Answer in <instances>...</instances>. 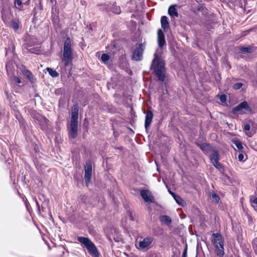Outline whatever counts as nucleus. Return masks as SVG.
Segmentation results:
<instances>
[{
  "instance_id": "e433bc0d",
  "label": "nucleus",
  "mask_w": 257,
  "mask_h": 257,
  "mask_svg": "<svg viewBox=\"0 0 257 257\" xmlns=\"http://www.w3.org/2000/svg\"><path fill=\"white\" fill-rule=\"evenodd\" d=\"M242 84L241 83H236L233 85V88L235 90L239 89L242 86Z\"/></svg>"
},
{
  "instance_id": "f257e3e1",
  "label": "nucleus",
  "mask_w": 257,
  "mask_h": 257,
  "mask_svg": "<svg viewBox=\"0 0 257 257\" xmlns=\"http://www.w3.org/2000/svg\"><path fill=\"white\" fill-rule=\"evenodd\" d=\"M158 44L159 48L154 54V58L152 61L151 67H152L155 63L154 71L158 79L162 82L165 80V63L160 58L163 52V47L166 45V41L164 33H158Z\"/></svg>"
},
{
  "instance_id": "dca6fc26",
  "label": "nucleus",
  "mask_w": 257,
  "mask_h": 257,
  "mask_svg": "<svg viewBox=\"0 0 257 257\" xmlns=\"http://www.w3.org/2000/svg\"><path fill=\"white\" fill-rule=\"evenodd\" d=\"M22 73L31 81V83L35 82V80L34 78L33 75L30 71L24 68L22 70Z\"/></svg>"
},
{
  "instance_id": "bb28decb",
  "label": "nucleus",
  "mask_w": 257,
  "mask_h": 257,
  "mask_svg": "<svg viewBox=\"0 0 257 257\" xmlns=\"http://www.w3.org/2000/svg\"><path fill=\"white\" fill-rule=\"evenodd\" d=\"M241 52L244 53H250L252 52V48L250 47H241L240 48Z\"/></svg>"
},
{
  "instance_id": "ddd939ff",
  "label": "nucleus",
  "mask_w": 257,
  "mask_h": 257,
  "mask_svg": "<svg viewBox=\"0 0 257 257\" xmlns=\"http://www.w3.org/2000/svg\"><path fill=\"white\" fill-rule=\"evenodd\" d=\"M176 6V5H171L169 7L168 13L172 18H178L179 17Z\"/></svg>"
},
{
  "instance_id": "4be33fe9",
  "label": "nucleus",
  "mask_w": 257,
  "mask_h": 257,
  "mask_svg": "<svg viewBox=\"0 0 257 257\" xmlns=\"http://www.w3.org/2000/svg\"><path fill=\"white\" fill-rule=\"evenodd\" d=\"M110 12L116 15H119L121 13V10L119 6H116V3H114L110 9Z\"/></svg>"
},
{
  "instance_id": "412c9836",
  "label": "nucleus",
  "mask_w": 257,
  "mask_h": 257,
  "mask_svg": "<svg viewBox=\"0 0 257 257\" xmlns=\"http://www.w3.org/2000/svg\"><path fill=\"white\" fill-rule=\"evenodd\" d=\"M161 23L162 28L164 30V31H166V29L169 27L168 18L166 16H162L161 19Z\"/></svg>"
},
{
  "instance_id": "c756f323",
  "label": "nucleus",
  "mask_w": 257,
  "mask_h": 257,
  "mask_svg": "<svg viewBox=\"0 0 257 257\" xmlns=\"http://www.w3.org/2000/svg\"><path fill=\"white\" fill-rule=\"evenodd\" d=\"M12 27L16 31L19 29L18 21L13 20L11 22Z\"/></svg>"
},
{
  "instance_id": "f704fd0d",
  "label": "nucleus",
  "mask_w": 257,
  "mask_h": 257,
  "mask_svg": "<svg viewBox=\"0 0 257 257\" xmlns=\"http://www.w3.org/2000/svg\"><path fill=\"white\" fill-rule=\"evenodd\" d=\"M250 202L252 204V207L254 210L257 211V197L253 199H250Z\"/></svg>"
},
{
  "instance_id": "0eeeda50",
  "label": "nucleus",
  "mask_w": 257,
  "mask_h": 257,
  "mask_svg": "<svg viewBox=\"0 0 257 257\" xmlns=\"http://www.w3.org/2000/svg\"><path fill=\"white\" fill-rule=\"evenodd\" d=\"M145 49L144 44L141 43L136 48L133 53L132 59L135 61H140L143 58V54Z\"/></svg>"
},
{
  "instance_id": "9b49d317",
  "label": "nucleus",
  "mask_w": 257,
  "mask_h": 257,
  "mask_svg": "<svg viewBox=\"0 0 257 257\" xmlns=\"http://www.w3.org/2000/svg\"><path fill=\"white\" fill-rule=\"evenodd\" d=\"M29 37V39L32 40V42L31 40H27V42L26 43V45H27V49L31 52V53H35V51L33 50V49L31 48L33 46L37 45L36 47V48H38L39 47L38 46L39 45V44L38 43V40L34 38H32L30 37L29 36H28Z\"/></svg>"
},
{
  "instance_id": "5701e85b",
  "label": "nucleus",
  "mask_w": 257,
  "mask_h": 257,
  "mask_svg": "<svg viewBox=\"0 0 257 257\" xmlns=\"http://www.w3.org/2000/svg\"><path fill=\"white\" fill-rule=\"evenodd\" d=\"M52 21L54 27L57 29L60 28V21L58 17V16L54 15L52 16Z\"/></svg>"
},
{
  "instance_id": "4c0bfd02",
  "label": "nucleus",
  "mask_w": 257,
  "mask_h": 257,
  "mask_svg": "<svg viewBox=\"0 0 257 257\" xmlns=\"http://www.w3.org/2000/svg\"><path fill=\"white\" fill-rule=\"evenodd\" d=\"M213 165L217 169L220 170L222 169V166L221 164H220L218 161L216 162V163H212Z\"/></svg>"
},
{
  "instance_id": "de8ad7c7",
  "label": "nucleus",
  "mask_w": 257,
  "mask_h": 257,
  "mask_svg": "<svg viewBox=\"0 0 257 257\" xmlns=\"http://www.w3.org/2000/svg\"><path fill=\"white\" fill-rule=\"evenodd\" d=\"M250 30L244 31L243 32H250Z\"/></svg>"
},
{
  "instance_id": "ea45409f",
  "label": "nucleus",
  "mask_w": 257,
  "mask_h": 257,
  "mask_svg": "<svg viewBox=\"0 0 257 257\" xmlns=\"http://www.w3.org/2000/svg\"><path fill=\"white\" fill-rule=\"evenodd\" d=\"M87 27L88 28L89 30H91L92 31H94L96 30L95 28V24L93 23H92V24H90L89 27Z\"/></svg>"
},
{
  "instance_id": "a19ab883",
  "label": "nucleus",
  "mask_w": 257,
  "mask_h": 257,
  "mask_svg": "<svg viewBox=\"0 0 257 257\" xmlns=\"http://www.w3.org/2000/svg\"><path fill=\"white\" fill-rule=\"evenodd\" d=\"M187 247H186L182 253V257H187Z\"/></svg>"
},
{
  "instance_id": "2f4dec72",
  "label": "nucleus",
  "mask_w": 257,
  "mask_h": 257,
  "mask_svg": "<svg viewBox=\"0 0 257 257\" xmlns=\"http://www.w3.org/2000/svg\"><path fill=\"white\" fill-rule=\"evenodd\" d=\"M247 159V156L244 155L242 153H240L238 156V160L240 162H244Z\"/></svg>"
},
{
  "instance_id": "f03ea898",
  "label": "nucleus",
  "mask_w": 257,
  "mask_h": 257,
  "mask_svg": "<svg viewBox=\"0 0 257 257\" xmlns=\"http://www.w3.org/2000/svg\"><path fill=\"white\" fill-rule=\"evenodd\" d=\"M211 242L215 248L217 256L223 257L224 254V239L220 233H213L211 236Z\"/></svg>"
},
{
  "instance_id": "a878e982",
  "label": "nucleus",
  "mask_w": 257,
  "mask_h": 257,
  "mask_svg": "<svg viewBox=\"0 0 257 257\" xmlns=\"http://www.w3.org/2000/svg\"><path fill=\"white\" fill-rule=\"evenodd\" d=\"M47 70L48 72H49V74L52 77H56L58 76L59 74L55 70H54L50 68H47Z\"/></svg>"
},
{
  "instance_id": "c85d7f7f",
  "label": "nucleus",
  "mask_w": 257,
  "mask_h": 257,
  "mask_svg": "<svg viewBox=\"0 0 257 257\" xmlns=\"http://www.w3.org/2000/svg\"><path fill=\"white\" fill-rule=\"evenodd\" d=\"M101 60L104 63H107L109 60L110 57L107 54H103L101 56Z\"/></svg>"
},
{
  "instance_id": "f3484780",
  "label": "nucleus",
  "mask_w": 257,
  "mask_h": 257,
  "mask_svg": "<svg viewBox=\"0 0 257 257\" xmlns=\"http://www.w3.org/2000/svg\"><path fill=\"white\" fill-rule=\"evenodd\" d=\"M218 152L216 150H212V154L210 156V159L211 163H216L219 160Z\"/></svg>"
},
{
  "instance_id": "3c124183",
  "label": "nucleus",
  "mask_w": 257,
  "mask_h": 257,
  "mask_svg": "<svg viewBox=\"0 0 257 257\" xmlns=\"http://www.w3.org/2000/svg\"><path fill=\"white\" fill-rule=\"evenodd\" d=\"M133 23H134L135 25L136 24V22H133Z\"/></svg>"
},
{
  "instance_id": "1a4fd4ad",
  "label": "nucleus",
  "mask_w": 257,
  "mask_h": 257,
  "mask_svg": "<svg viewBox=\"0 0 257 257\" xmlns=\"http://www.w3.org/2000/svg\"><path fill=\"white\" fill-rule=\"evenodd\" d=\"M140 195L146 202L152 203L154 202V197L150 191L147 190H142Z\"/></svg>"
},
{
  "instance_id": "8fccbe9b",
  "label": "nucleus",
  "mask_w": 257,
  "mask_h": 257,
  "mask_svg": "<svg viewBox=\"0 0 257 257\" xmlns=\"http://www.w3.org/2000/svg\"><path fill=\"white\" fill-rule=\"evenodd\" d=\"M196 2L199 3V1L198 0H196Z\"/></svg>"
},
{
  "instance_id": "58836bf2",
  "label": "nucleus",
  "mask_w": 257,
  "mask_h": 257,
  "mask_svg": "<svg viewBox=\"0 0 257 257\" xmlns=\"http://www.w3.org/2000/svg\"><path fill=\"white\" fill-rule=\"evenodd\" d=\"M219 99L222 102L224 103L226 101V96L224 94H222L219 96Z\"/></svg>"
},
{
  "instance_id": "79ce46f5",
  "label": "nucleus",
  "mask_w": 257,
  "mask_h": 257,
  "mask_svg": "<svg viewBox=\"0 0 257 257\" xmlns=\"http://www.w3.org/2000/svg\"><path fill=\"white\" fill-rule=\"evenodd\" d=\"M128 215H129L130 219L132 221H133V220H134V218H133V214H132V213L129 211V212H128Z\"/></svg>"
},
{
  "instance_id": "a211bd4d",
  "label": "nucleus",
  "mask_w": 257,
  "mask_h": 257,
  "mask_svg": "<svg viewBox=\"0 0 257 257\" xmlns=\"http://www.w3.org/2000/svg\"><path fill=\"white\" fill-rule=\"evenodd\" d=\"M160 220L162 223L167 225H169L172 222L171 218L169 216L165 215L160 216Z\"/></svg>"
},
{
  "instance_id": "6ab92c4d",
  "label": "nucleus",
  "mask_w": 257,
  "mask_h": 257,
  "mask_svg": "<svg viewBox=\"0 0 257 257\" xmlns=\"http://www.w3.org/2000/svg\"><path fill=\"white\" fill-rule=\"evenodd\" d=\"M35 119L38 121V123L42 125L44 123L47 124V122L49 121L45 117L40 114L36 115Z\"/></svg>"
},
{
  "instance_id": "49530a36",
  "label": "nucleus",
  "mask_w": 257,
  "mask_h": 257,
  "mask_svg": "<svg viewBox=\"0 0 257 257\" xmlns=\"http://www.w3.org/2000/svg\"><path fill=\"white\" fill-rule=\"evenodd\" d=\"M157 32L160 33V32H163L161 29H159L158 30Z\"/></svg>"
},
{
  "instance_id": "c03bdc74",
  "label": "nucleus",
  "mask_w": 257,
  "mask_h": 257,
  "mask_svg": "<svg viewBox=\"0 0 257 257\" xmlns=\"http://www.w3.org/2000/svg\"><path fill=\"white\" fill-rule=\"evenodd\" d=\"M80 3H81V5H83V6H86V2H85V1H80Z\"/></svg>"
},
{
  "instance_id": "603ef678",
  "label": "nucleus",
  "mask_w": 257,
  "mask_h": 257,
  "mask_svg": "<svg viewBox=\"0 0 257 257\" xmlns=\"http://www.w3.org/2000/svg\"><path fill=\"white\" fill-rule=\"evenodd\" d=\"M196 257H197V256H196Z\"/></svg>"
},
{
  "instance_id": "2eb2a0df",
  "label": "nucleus",
  "mask_w": 257,
  "mask_h": 257,
  "mask_svg": "<svg viewBox=\"0 0 257 257\" xmlns=\"http://www.w3.org/2000/svg\"><path fill=\"white\" fill-rule=\"evenodd\" d=\"M153 117V114L151 111H148L146 115L145 126L146 129L150 125Z\"/></svg>"
},
{
  "instance_id": "c9c22d12",
  "label": "nucleus",
  "mask_w": 257,
  "mask_h": 257,
  "mask_svg": "<svg viewBox=\"0 0 257 257\" xmlns=\"http://www.w3.org/2000/svg\"><path fill=\"white\" fill-rule=\"evenodd\" d=\"M211 196H212V198L213 199V201L215 203H219V200H220V198L217 194H216L215 193H213Z\"/></svg>"
},
{
  "instance_id": "9d476101",
  "label": "nucleus",
  "mask_w": 257,
  "mask_h": 257,
  "mask_svg": "<svg viewBox=\"0 0 257 257\" xmlns=\"http://www.w3.org/2000/svg\"><path fill=\"white\" fill-rule=\"evenodd\" d=\"M78 120H71L69 136L72 139L76 137L77 135Z\"/></svg>"
},
{
  "instance_id": "423d86ee",
  "label": "nucleus",
  "mask_w": 257,
  "mask_h": 257,
  "mask_svg": "<svg viewBox=\"0 0 257 257\" xmlns=\"http://www.w3.org/2000/svg\"><path fill=\"white\" fill-rule=\"evenodd\" d=\"M238 112L240 114L251 113L252 109L246 101H243L234 107L232 110V112L233 114H236Z\"/></svg>"
},
{
  "instance_id": "cd10ccee",
  "label": "nucleus",
  "mask_w": 257,
  "mask_h": 257,
  "mask_svg": "<svg viewBox=\"0 0 257 257\" xmlns=\"http://www.w3.org/2000/svg\"><path fill=\"white\" fill-rule=\"evenodd\" d=\"M56 5V4H54L52 6V16H54V15L58 16L59 10L57 9Z\"/></svg>"
},
{
  "instance_id": "b1692460",
  "label": "nucleus",
  "mask_w": 257,
  "mask_h": 257,
  "mask_svg": "<svg viewBox=\"0 0 257 257\" xmlns=\"http://www.w3.org/2000/svg\"><path fill=\"white\" fill-rule=\"evenodd\" d=\"M233 144L240 151H242L243 149L241 142L237 139H235L232 140Z\"/></svg>"
},
{
  "instance_id": "7ed1b4c3",
  "label": "nucleus",
  "mask_w": 257,
  "mask_h": 257,
  "mask_svg": "<svg viewBox=\"0 0 257 257\" xmlns=\"http://www.w3.org/2000/svg\"><path fill=\"white\" fill-rule=\"evenodd\" d=\"M72 41L67 38L64 43L63 51L62 54V61L65 66H68L73 59V52L72 49Z\"/></svg>"
},
{
  "instance_id": "20e7f679",
  "label": "nucleus",
  "mask_w": 257,
  "mask_h": 257,
  "mask_svg": "<svg viewBox=\"0 0 257 257\" xmlns=\"http://www.w3.org/2000/svg\"><path fill=\"white\" fill-rule=\"evenodd\" d=\"M77 240L87 248L89 253L93 257H99V253L95 244L87 237L79 236Z\"/></svg>"
},
{
  "instance_id": "72a5a7b5",
  "label": "nucleus",
  "mask_w": 257,
  "mask_h": 257,
  "mask_svg": "<svg viewBox=\"0 0 257 257\" xmlns=\"http://www.w3.org/2000/svg\"><path fill=\"white\" fill-rule=\"evenodd\" d=\"M14 4H15V5L16 6V8L17 9H18V10H19L20 11H21L22 10V8H19V7H17V6H22V0H15Z\"/></svg>"
},
{
  "instance_id": "7c9ffc66",
  "label": "nucleus",
  "mask_w": 257,
  "mask_h": 257,
  "mask_svg": "<svg viewBox=\"0 0 257 257\" xmlns=\"http://www.w3.org/2000/svg\"><path fill=\"white\" fill-rule=\"evenodd\" d=\"M22 83L21 79L18 76H14L13 80L12 82V85H14L16 83L20 84Z\"/></svg>"
},
{
  "instance_id": "4468645a",
  "label": "nucleus",
  "mask_w": 257,
  "mask_h": 257,
  "mask_svg": "<svg viewBox=\"0 0 257 257\" xmlns=\"http://www.w3.org/2000/svg\"><path fill=\"white\" fill-rule=\"evenodd\" d=\"M200 149L205 154L212 151V147L208 144H197Z\"/></svg>"
},
{
  "instance_id": "473e14b6",
  "label": "nucleus",
  "mask_w": 257,
  "mask_h": 257,
  "mask_svg": "<svg viewBox=\"0 0 257 257\" xmlns=\"http://www.w3.org/2000/svg\"><path fill=\"white\" fill-rule=\"evenodd\" d=\"M252 245L255 253L257 254V237L253 239Z\"/></svg>"
},
{
  "instance_id": "39448f33",
  "label": "nucleus",
  "mask_w": 257,
  "mask_h": 257,
  "mask_svg": "<svg viewBox=\"0 0 257 257\" xmlns=\"http://www.w3.org/2000/svg\"><path fill=\"white\" fill-rule=\"evenodd\" d=\"M154 240V237L150 236L141 237L140 240L138 242L137 248L141 250H147L152 247Z\"/></svg>"
},
{
  "instance_id": "6e6552de",
  "label": "nucleus",
  "mask_w": 257,
  "mask_h": 257,
  "mask_svg": "<svg viewBox=\"0 0 257 257\" xmlns=\"http://www.w3.org/2000/svg\"><path fill=\"white\" fill-rule=\"evenodd\" d=\"M85 175L84 180L87 186L88 184L90 182L91 179L92 175V163L90 161H87L86 162V165L84 168Z\"/></svg>"
},
{
  "instance_id": "393cba45",
  "label": "nucleus",
  "mask_w": 257,
  "mask_h": 257,
  "mask_svg": "<svg viewBox=\"0 0 257 257\" xmlns=\"http://www.w3.org/2000/svg\"><path fill=\"white\" fill-rule=\"evenodd\" d=\"M173 198L177 204H178L180 205H182V206L183 205L184 201L179 195H175L173 197Z\"/></svg>"
},
{
  "instance_id": "37998d69",
  "label": "nucleus",
  "mask_w": 257,
  "mask_h": 257,
  "mask_svg": "<svg viewBox=\"0 0 257 257\" xmlns=\"http://www.w3.org/2000/svg\"><path fill=\"white\" fill-rule=\"evenodd\" d=\"M169 193L173 196V197L176 195L174 192H172L170 190H168Z\"/></svg>"
},
{
  "instance_id": "a18cd8bd",
  "label": "nucleus",
  "mask_w": 257,
  "mask_h": 257,
  "mask_svg": "<svg viewBox=\"0 0 257 257\" xmlns=\"http://www.w3.org/2000/svg\"><path fill=\"white\" fill-rule=\"evenodd\" d=\"M52 4L54 3V4H56V0H50Z\"/></svg>"
},
{
  "instance_id": "09e8293b",
  "label": "nucleus",
  "mask_w": 257,
  "mask_h": 257,
  "mask_svg": "<svg viewBox=\"0 0 257 257\" xmlns=\"http://www.w3.org/2000/svg\"><path fill=\"white\" fill-rule=\"evenodd\" d=\"M5 93H6V94L7 95H8V92H7V91H5Z\"/></svg>"
},
{
  "instance_id": "aec40b11",
  "label": "nucleus",
  "mask_w": 257,
  "mask_h": 257,
  "mask_svg": "<svg viewBox=\"0 0 257 257\" xmlns=\"http://www.w3.org/2000/svg\"><path fill=\"white\" fill-rule=\"evenodd\" d=\"M244 131L248 137H251L254 133V131L250 129V125L247 123L244 125Z\"/></svg>"
},
{
  "instance_id": "f8f14e48",
  "label": "nucleus",
  "mask_w": 257,
  "mask_h": 257,
  "mask_svg": "<svg viewBox=\"0 0 257 257\" xmlns=\"http://www.w3.org/2000/svg\"><path fill=\"white\" fill-rule=\"evenodd\" d=\"M79 106L78 104L73 105L72 108L71 120H78Z\"/></svg>"
}]
</instances>
